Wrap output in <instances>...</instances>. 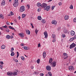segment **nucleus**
<instances>
[{"mask_svg":"<svg viewBox=\"0 0 76 76\" xmlns=\"http://www.w3.org/2000/svg\"><path fill=\"white\" fill-rule=\"evenodd\" d=\"M54 7H55V6H53L52 7L51 9L52 10H53L54 9Z\"/></svg>","mask_w":76,"mask_h":76,"instance_id":"09e8293b","label":"nucleus"},{"mask_svg":"<svg viewBox=\"0 0 76 76\" xmlns=\"http://www.w3.org/2000/svg\"><path fill=\"white\" fill-rule=\"evenodd\" d=\"M8 27H9V28H10V29H12V28L13 27H12V26H9Z\"/></svg>","mask_w":76,"mask_h":76,"instance_id":"5fc2aeb1","label":"nucleus"},{"mask_svg":"<svg viewBox=\"0 0 76 76\" xmlns=\"http://www.w3.org/2000/svg\"><path fill=\"white\" fill-rule=\"evenodd\" d=\"M74 39H75V37H74L72 38H71L70 39H69V41H73V40Z\"/></svg>","mask_w":76,"mask_h":76,"instance_id":"7c9ffc66","label":"nucleus"},{"mask_svg":"<svg viewBox=\"0 0 76 76\" xmlns=\"http://www.w3.org/2000/svg\"><path fill=\"white\" fill-rule=\"evenodd\" d=\"M38 47H41V44H40V43H39L38 44Z\"/></svg>","mask_w":76,"mask_h":76,"instance_id":"a18cd8bd","label":"nucleus"},{"mask_svg":"<svg viewBox=\"0 0 76 76\" xmlns=\"http://www.w3.org/2000/svg\"><path fill=\"white\" fill-rule=\"evenodd\" d=\"M0 63L1 64V65L3 64H4V63H3V61H0Z\"/></svg>","mask_w":76,"mask_h":76,"instance_id":"864d4df0","label":"nucleus"},{"mask_svg":"<svg viewBox=\"0 0 76 76\" xmlns=\"http://www.w3.org/2000/svg\"><path fill=\"white\" fill-rule=\"evenodd\" d=\"M2 27L3 28H8V27H7V26H2Z\"/></svg>","mask_w":76,"mask_h":76,"instance_id":"4c0bfd02","label":"nucleus"},{"mask_svg":"<svg viewBox=\"0 0 76 76\" xmlns=\"http://www.w3.org/2000/svg\"><path fill=\"white\" fill-rule=\"evenodd\" d=\"M53 59L52 58H50L49 61V63H51L53 61Z\"/></svg>","mask_w":76,"mask_h":76,"instance_id":"6ab92c4d","label":"nucleus"},{"mask_svg":"<svg viewBox=\"0 0 76 76\" xmlns=\"http://www.w3.org/2000/svg\"><path fill=\"white\" fill-rule=\"evenodd\" d=\"M45 10H46L47 11H48L50 9V6H47L46 7V8H45Z\"/></svg>","mask_w":76,"mask_h":76,"instance_id":"9d476101","label":"nucleus"},{"mask_svg":"<svg viewBox=\"0 0 76 76\" xmlns=\"http://www.w3.org/2000/svg\"><path fill=\"white\" fill-rule=\"evenodd\" d=\"M40 61V59H39L37 61V63L39 64V61Z\"/></svg>","mask_w":76,"mask_h":76,"instance_id":"c9c22d12","label":"nucleus"},{"mask_svg":"<svg viewBox=\"0 0 76 76\" xmlns=\"http://www.w3.org/2000/svg\"><path fill=\"white\" fill-rule=\"evenodd\" d=\"M0 66L1 69H3V65H0Z\"/></svg>","mask_w":76,"mask_h":76,"instance_id":"603ef678","label":"nucleus"},{"mask_svg":"<svg viewBox=\"0 0 76 76\" xmlns=\"http://www.w3.org/2000/svg\"><path fill=\"white\" fill-rule=\"evenodd\" d=\"M21 59L22 60H23V61L25 60V58L24 57H23V56H22Z\"/></svg>","mask_w":76,"mask_h":76,"instance_id":"58836bf2","label":"nucleus"},{"mask_svg":"<svg viewBox=\"0 0 76 76\" xmlns=\"http://www.w3.org/2000/svg\"><path fill=\"white\" fill-rule=\"evenodd\" d=\"M31 68L32 69H34V66H31Z\"/></svg>","mask_w":76,"mask_h":76,"instance_id":"e2e57ef3","label":"nucleus"},{"mask_svg":"<svg viewBox=\"0 0 76 76\" xmlns=\"http://www.w3.org/2000/svg\"><path fill=\"white\" fill-rule=\"evenodd\" d=\"M10 14L11 15H14V14L13 13V12H11Z\"/></svg>","mask_w":76,"mask_h":76,"instance_id":"8fccbe9b","label":"nucleus"},{"mask_svg":"<svg viewBox=\"0 0 76 76\" xmlns=\"http://www.w3.org/2000/svg\"><path fill=\"white\" fill-rule=\"evenodd\" d=\"M47 6V4H45L44 3L42 4L41 5V7H44L45 8H45H46V7Z\"/></svg>","mask_w":76,"mask_h":76,"instance_id":"7ed1b4c3","label":"nucleus"},{"mask_svg":"<svg viewBox=\"0 0 76 76\" xmlns=\"http://www.w3.org/2000/svg\"><path fill=\"white\" fill-rule=\"evenodd\" d=\"M40 76H44V74L43 73H40Z\"/></svg>","mask_w":76,"mask_h":76,"instance_id":"49530a36","label":"nucleus"},{"mask_svg":"<svg viewBox=\"0 0 76 76\" xmlns=\"http://www.w3.org/2000/svg\"><path fill=\"white\" fill-rule=\"evenodd\" d=\"M5 5V1L4 0L3 1V2L1 3V6H4Z\"/></svg>","mask_w":76,"mask_h":76,"instance_id":"a211bd4d","label":"nucleus"},{"mask_svg":"<svg viewBox=\"0 0 76 76\" xmlns=\"http://www.w3.org/2000/svg\"><path fill=\"white\" fill-rule=\"evenodd\" d=\"M18 19L19 20H20V16H19L18 17Z\"/></svg>","mask_w":76,"mask_h":76,"instance_id":"680f3d73","label":"nucleus"},{"mask_svg":"<svg viewBox=\"0 0 76 76\" xmlns=\"http://www.w3.org/2000/svg\"><path fill=\"white\" fill-rule=\"evenodd\" d=\"M75 34V33L73 31H72L71 32V35H72V36H73V35H74Z\"/></svg>","mask_w":76,"mask_h":76,"instance_id":"ddd939ff","label":"nucleus"},{"mask_svg":"<svg viewBox=\"0 0 76 76\" xmlns=\"http://www.w3.org/2000/svg\"><path fill=\"white\" fill-rule=\"evenodd\" d=\"M56 63H57V62L54 61L51 63L50 65L51 66V67H56Z\"/></svg>","mask_w":76,"mask_h":76,"instance_id":"f03ea898","label":"nucleus"},{"mask_svg":"<svg viewBox=\"0 0 76 76\" xmlns=\"http://www.w3.org/2000/svg\"><path fill=\"white\" fill-rule=\"evenodd\" d=\"M69 70H72V71L74 70V67L73 66H69Z\"/></svg>","mask_w":76,"mask_h":76,"instance_id":"1a4fd4ad","label":"nucleus"},{"mask_svg":"<svg viewBox=\"0 0 76 76\" xmlns=\"http://www.w3.org/2000/svg\"><path fill=\"white\" fill-rule=\"evenodd\" d=\"M26 16V15L25 14H23L22 15V18H25Z\"/></svg>","mask_w":76,"mask_h":76,"instance_id":"72a5a7b5","label":"nucleus"},{"mask_svg":"<svg viewBox=\"0 0 76 76\" xmlns=\"http://www.w3.org/2000/svg\"><path fill=\"white\" fill-rule=\"evenodd\" d=\"M64 32L65 33V34H67V30H66L65 31H64Z\"/></svg>","mask_w":76,"mask_h":76,"instance_id":"c03bdc74","label":"nucleus"},{"mask_svg":"<svg viewBox=\"0 0 76 76\" xmlns=\"http://www.w3.org/2000/svg\"><path fill=\"white\" fill-rule=\"evenodd\" d=\"M74 38V39H76V36H75Z\"/></svg>","mask_w":76,"mask_h":76,"instance_id":"774afa93","label":"nucleus"},{"mask_svg":"<svg viewBox=\"0 0 76 76\" xmlns=\"http://www.w3.org/2000/svg\"><path fill=\"white\" fill-rule=\"evenodd\" d=\"M17 75V72H14L13 73V75H14V76H16V75Z\"/></svg>","mask_w":76,"mask_h":76,"instance_id":"aec40b11","label":"nucleus"},{"mask_svg":"<svg viewBox=\"0 0 76 76\" xmlns=\"http://www.w3.org/2000/svg\"><path fill=\"white\" fill-rule=\"evenodd\" d=\"M63 54L64 56V59H66V58L68 57V55L66 53H64Z\"/></svg>","mask_w":76,"mask_h":76,"instance_id":"0eeeda50","label":"nucleus"},{"mask_svg":"<svg viewBox=\"0 0 76 76\" xmlns=\"http://www.w3.org/2000/svg\"><path fill=\"white\" fill-rule=\"evenodd\" d=\"M42 22L43 23H45L46 22V21L45 20V19H42Z\"/></svg>","mask_w":76,"mask_h":76,"instance_id":"4be33fe9","label":"nucleus"},{"mask_svg":"<svg viewBox=\"0 0 76 76\" xmlns=\"http://www.w3.org/2000/svg\"><path fill=\"white\" fill-rule=\"evenodd\" d=\"M27 7H28V8H29L30 7V5H27Z\"/></svg>","mask_w":76,"mask_h":76,"instance_id":"6e6d98bb","label":"nucleus"},{"mask_svg":"<svg viewBox=\"0 0 76 76\" xmlns=\"http://www.w3.org/2000/svg\"><path fill=\"white\" fill-rule=\"evenodd\" d=\"M61 4H62V3H61V2L59 3L58 5H59V6H61Z\"/></svg>","mask_w":76,"mask_h":76,"instance_id":"3c124183","label":"nucleus"},{"mask_svg":"<svg viewBox=\"0 0 76 76\" xmlns=\"http://www.w3.org/2000/svg\"><path fill=\"white\" fill-rule=\"evenodd\" d=\"M38 20H41V19H42V18H41V17L38 16L37 17Z\"/></svg>","mask_w":76,"mask_h":76,"instance_id":"a878e982","label":"nucleus"},{"mask_svg":"<svg viewBox=\"0 0 76 76\" xmlns=\"http://www.w3.org/2000/svg\"><path fill=\"white\" fill-rule=\"evenodd\" d=\"M43 58H45V57H46V56L44 55H43Z\"/></svg>","mask_w":76,"mask_h":76,"instance_id":"13d9d810","label":"nucleus"},{"mask_svg":"<svg viewBox=\"0 0 76 76\" xmlns=\"http://www.w3.org/2000/svg\"><path fill=\"white\" fill-rule=\"evenodd\" d=\"M18 4H19L18 3V0H15L14 2L13 6L16 7L18 6Z\"/></svg>","mask_w":76,"mask_h":76,"instance_id":"f257e3e1","label":"nucleus"},{"mask_svg":"<svg viewBox=\"0 0 76 76\" xmlns=\"http://www.w3.org/2000/svg\"><path fill=\"white\" fill-rule=\"evenodd\" d=\"M56 39H54L53 40V42H55V41H56Z\"/></svg>","mask_w":76,"mask_h":76,"instance_id":"bf43d9fd","label":"nucleus"},{"mask_svg":"<svg viewBox=\"0 0 76 76\" xmlns=\"http://www.w3.org/2000/svg\"><path fill=\"white\" fill-rule=\"evenodd\" d=\"M75 46H76V44H75L74 43H73L70 45V49H72L73 48H74Z\"/></svg>","mask_w":76,"mask_h":76,"instance_id":"423d86ee","label":"nucleus"},{"mask_svg":"<svg viewBox=\"0 0 76 76\" xmlns=\"http://www.w3.org/2000/svg\"><path fill=\"white\" fill-rule=\"evenodd\" d=\"M7 74L8 76H13V72H8L7 73Z\"/></svg>","mask_w":76,"mask_h":76,"instance_id":"6e6552de","label":"nucleus"},{"mask_svg":"<svg viewBox=\"0 0 76 76\" xmlns=\"http://www.w3.org/2000/svg\"><path fill=\"white\" fill-rule=\"evenodd\" d=\"M38 30H37V29H36L35 30V32H36V34L37 35L38 34Z\"/></svg>","mask_w":76,"mask_h":76,"instance_id":"f704fd0d","label":"nucleus"},{"mask_svg":"<svg viewBox=\"0 0 76 76\" xmlns=\"http://www.w3.org/2000/svg\"><path fill=\"white\" fill-rule=\"evenodd\" d=\"M13 60L15 61V62H16V63H18V60L17 59H15L14 58L13 59Z\"/></svg>","mask_w":76,"mask_h":76,"instance_id":"c756f323","label":"nucleus"},{"mask_svg":"<svg viewBox=\"0 0 76 76\" xmlns=\"http://www.w3.org/2000/svg\"><path fill=\"white\" fill-rule=\"evenodd\" d=\"M5 48H6V46L4 45H2L1 46V49H4Z\"/></svg>","mask_w":76,"mask_h":76,"instance_id":"393cba45","label":"nucleus"},{"mask_svg":"<svg viewBox=\"0 0 76 76\" xmlns=\"http://www.w3.org/2000/svg\"><path fill=\"white\" fill-rule=\"evenodd\" d=\"M26 32L27 34L30 35V31H29V30H27L26 31Z\"/></svg>","mask_w":76,"mask_h":76,"instance_id":"dca6fc26","label":"nucleus"},{"mask_svg":"<svg viewBox=\"0 0 76 76\" xmlns=\"http://www.w3.org/2000/svg\"><path fill=\"white\" fill-rule=\"evenodd\" d=\"M73 22H76V18H75L73 20Z\"/></svg>","mask_w":76,"mask_h":76,"instance_id":"79ce46f5","label":"nucleus"},{"mask_svg":"<svg viewBox=\"0 0 76 76\" xmlns=\"http://www.w3.org/2000/svg\"><path fill=\"white\" fill-rule=\"evenodd\" d=\"M41 4L40 3H38L37 4V6L38 7H39V6H41Z\"/></svg>","mask_w":76,"mask_h":76,"instance_id":"5701e85b","label":"nucleus"},{"mask_svg":"<svg viewBox=\"0 0 76 76\" xmlns=\"http://www.w3.org/2000/svg\"><path fill=\"white\" fill-rule=\"evenodd\" d=\"M6 32H9V29H8V28H7L6 30Z\"/></svg>","mask_w":76,"mask_h":76,"instance_id":"37998d69","label":"nucleus"},{"mask_svg":"<svg viewBox=\"0 0 76 76\" xmlns=\"http://www.w3.org/2000/svg\"><path fill=\"white\" fill-rule=\"evenodd\" d=\"M74 50H75V51H76V47H75L74 49Z\"/></svg>","mask_w":76,"mask_h":76,"instance_id":"338daca9","label":"nucleus"},{"mask_svg":"<svg viewBox=\"0 0 76 76\" xmlns=\"http://www.w3.org/2000/svg\"><path fill=\"white\" fill-rule=\"evenodd\" d=\"M0 29H1V30H3V28H2L1 27H0Z\"/></svg>","mask_w":76,"mask_h":76,"instance_id":"0e129e2a","label":"nucleus"},{"mask_svg":"<svg viewBox=\"0 0 76 76\" xmlns=\"http://www.w3.org/2000/svg\"><path fill=\"white\" fill-rule=\"evenodd\" d=\"M20 12H23L25 11V9H24V7L23 6L21 7L20 8Z\"/></svg>","mask_w":76,"mask_h":76,"instance_id":"20e7f679","label":"nucleus"},{"mask_svg":"<svg viewBox=\"0 0 76 76\" xmlns=\"http://www.w3.org/2000/svg\"><path fill=\"white\" fill-rule=\"evenodd\" d=\"M0 18H2V19H3L4 18H3V15L1 14L0 15Z\"/></svg>","mask_w":76,"mask_h":76,"instance_id":"473e14b6","label":"nucleus"},{"mask_svg":"<svg viewBox=\"0 0 76 76\" xmlns=\"http://www.w3.org/2000/svg\"><path fill=\"white\" fill-rule=\"evenodd\" d=\"M69 8L70 9H73V5H71L70 6Z\"/></svg>","mask_w":76,"mask_h":76,"instance_id":"cd10ccee","label":"nucleus"},{"mask_svg":"<svg viewBox=\"0 0 76 76\" xmlns=\"http://www.w3.org/2000/svg\"><path fill=\"white\" fill-rule=\"evenodd\" d=\"M46 69L48 71H50L51 69V66H46Z\"/></svg>","mask_w":76,"mask_h":76,"instance_id":"39448f33","label":"nucleus"},{"mask_svg":"<svg viewBox=\"0 0 76 76\" xmlns=\"http://www.w3.org/2000/svg\"><path fill=\"white\" fill-rule=\"evenodd\" d=\"M34 74H35L36 75H38V72L37 71H35L34 73Z\"/></svg>","mask_w":76,"mask_h":76,"instance_id":"2f4dec72","label":"nucleus"},{"mask_svg":"<svg viewBox=\"0 0 76 76\" xmlns=\"http://www.w3.org/2000/svg\"><path fill=\"white\" fill-rule=\"evenodd\" d=\"M52 37L53 38V39H56V35L55 34H52Z\"/></svg>","mask_w":76,"mask_h":76,"instance_id":"412c9836","label":"nucleus"},{"mask_svg":"<svg viewBox=\"0 0 76 76\" xmlns=\"http://www.w3.org/2000/svg\"><path fill=\"white\" fill-rule=\"evenodd\" d=\"M17 58H18V57L19 56V52H17Z\"/></svg>","mask_w":76,"mask_h":76,"instance_id":"c85d7f7f","label":"nucleus"},{"mask_svg":"<svg viewBox=\"0 0 76 76\" xmlns=\"http://www.w3.org/2000/svg\"><path fill=\"white\" fill-rule=\"evenodd\" d=\"M24 49L25 50H28V47H24Z\"/></svg>","mask_w":76,"mask_h":76,"instance_id":"e433bc0d","label":"nucleus"},{"mask_svg":"<svg viewBox=\"0 0 76 76\" xmlns=\"http://www.w3.org/2000/svg\"><path fill=\"white\" fill-rule=\"evenodd\" d=\"M69 19V16L66 15L65 17H64V19L65 20H67Z\"/></svg>","mask_w":76,"mask_h":76,"instance_id":"f3484780","label":"nucleus"},{"mask_svg":"<svg viewBox=\"0 0 76 76\" xmlns=\"http://www.w3.org/2000/svg\"><path fill=\"white\" fill-rule=\"evenodd\" d=\"M62 37L63 38H64L66 37V35H65L64 34H63L62 35Z\"/></svg>","mask_w":76,"mask_h":76,"instance_id":"ea45409f","label":"nucleus"},{"mask_svg":"<svg viewBox=\"0 0 76 76\" xmlns=\"http://www.w3.org/2000/svg\"><path fill=\"white\" fill-rule=\"evenodd\" d=\"M31 25L32 28H34V26H33V24H32V23H31Z\"/></svg>","mask_w":76,"mask_h":76,"instance_id":"de8ad7c7","label":"nucleus"},{"mask_svg":"<svg viewBox=\"0 0 76 76\" xmlns=\"http://www.w3.org/2000/svg\"><path fill=\"white\" fill-rule=\"evenodd\" d=\"M19 35L21 37H22V38H23V37H24V34H23V33H19Z\"/></svg>","mask_w":76,"mask_h":76,"instance_id":"9b49d317","label":"nucleus"},{"mask_svg":"<svg viewBox=\"0 0 76 76\" xmlns=\"http://www.w3.org/2000/svg\"><path fill=\"white\" fill-rule=\"evenodd\" d=\"M52 24H54V25H56V24H57V21L56 20L52 21Z\"/></svg>","mask_w":76,"mask_h":76,"instance_id":"2eb2a0df","label":"nucleus"},{"mask_svg":"<svg viewBox=\"0 0 76 76\" xmlns=\"http://www.w3.org/2000/svg\"><path fill=\"white\" fill-rule=\"evenodd\" d=\"M61 28L60 27H58V31H60L61 29Z\"/></svg>","mask_w":76,"mask_h":76,"instance_id":"052dcab7","label":"nucleus"},{"mask_svg":"<svg viewBox=\"0 0 76 76\" xmlns=\"http://www.w3.org/2000/svg\"><path fill=\"white\" fill-rule=\"evenodd\" d=\"M46 54V53H45V52H44L43 53V55L45 54Z\"/></svg>","mask_w":76,"mask_h":76,"instance_id":"69168bd1","label":"nucleus"},{"mask_svg":"<svg viewBox=\"0 0 76 76\" xmlns=\"http://www.w3.org/2000/svg\"><path fill=\"white\" fill-rule=\"evenodd\" d=\"M7 24L8 25H10V23H9V22L7 21Z\"/></svg>","mask_w":76,"mask_h":76,"instance_id":"4d7b16f0","label":"nucleus"},{"mask_svg":"<svg viewBox=\"0 0 76 76\" xmlns=\"http://www.w3.org/2000/svg\"><path fill=\"white\" fill-rule=\"evenodd\" d=\"M11 52V56H13L14 55H15V53H14L13 51Z\"/></svg>","mask_w":76,"mask_h":76,"instance_id":"b1692460","label":"nucleus"},{"mask_svg":"<svg viewBox=\"0 0 76 76\" xmlns=\"http://www.w3.org/2000/svg\"><path fill=\"white\" fill-rule=\"evenodd\" d=\"M13 50H14V48H12L11 49V52H13L12 51H13Z\"/></svg>","mask_w":76,"mask_h":76,"instance_id":"a19ab883","label":"nucleus"},{"mask_svg":"<svg viewBox=\"0 0 76 76\" xmlns=\"http://www.w3.org/2000/svg\"><path fill=\"white\" fill-rule=\"evenodd\" d=\"M44 34L45 35V37L47 38L48 37V34H47V32L46 31H45L44 32Z\"/></svg>","mask_w":76,"mask_h":76,"instance_id":"4468645a","label":"nucleus"},{"mask_svg":"<svg viewBox=\"0 0 76 76\" xmlns=\"http://www.w3.org/2000/svg\"><path fill=\"white\" fill-rule=\"evenodd\" d=\"M6 38L7 39H9L10 38V36L9 35H7L6 36Z\"/></svg>","mask_w":76,"mask_h":76,"instance_id":"bb28decb","label":"nucleus"},{"mask_svg":"<svg viewBox=\"0 0 76 76\" xmlns=\"http://www.w3.org/2000/svg\"><path fill=\"white\" fill-rule=\"evenodd\" d=\"M47 75H49V76H52V74L51 72H48V73H47L46 74V76H47Z\"/></svg>","mask_w":76,"mask_h":76,"instance_id":"f8f14e48","label":"nucleus"}]
</instances>
